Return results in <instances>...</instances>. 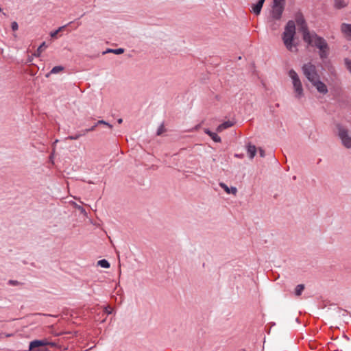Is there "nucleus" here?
<instances>
[{"instance_id": "1", "label": "nucleus", "mask_w": 351, "mask_h": 351, "mask_svg": "<svg viewBox=\"0 0 351 351\" xmlns=\"http://www.w3.org/2000/svg\"><path fill=\"white\" fill-rule=\"evenodd\" d=\"M302 70L304 75L319 93L326 95L328 93L326 85L320 81V77L315 65L311 62L306 63L302 66Z\"/></svg>"}, {"instance_id": "2", "label": "nucleus", "mask_w": 351, "mask_h": 351, "mask_svg": "<svg viewBox=\"0 0 351 351\" xmlns=\"http://www.w3.org/2000/svg\"><path fill=\"white\" fill-rule=\"evenodd\" d=\"M304 40L309 45L316 47L319 49L321 59L324 60L329 55L330 48L326 40L315 33H306Z\"/></svg>"}, {"instance_id": "3", "label": "nucleus", "mask_w": 351, "mask_h": 351, "mask_svg": "<svg viewBox=\"0 0 351 351\" xmlns=\"http://www.w3.org/2000/svg\"><path fill=\"white\" fill-rule=\"evenodd\" d=\"M295 35V25L292 20L289 21L285 26L282 34V39L286 48L292 52L297 51L296 45L294 43V36Z\"/></svg>"}, {"instance_id": "4", "label": "nucleus", "mask_w": 351, "mask_h": 351, "mask_svg": "<svg viewBox=\"0 0 351 351\" xmlns=\"http://www.w3.org/2000/svg\"><path fill=\"white\" fill-rule=\"evenodd\" d=\"M288 75L291 80L294 97L297 99H300L304 95V88L301 80L298 74L293 69L289 70Z\"/></svg>"}, {"instance_id": "5", "label": "nucleus", "mask_w": 351, "mask_h": 351, "mask_svg": "<svg viewBox=\"0 0 351 351\" xmlns=\"http://www.w3.org/2000/svg\"><path fill=\"white\" fill-rule=\"evenodd\" d=\"M338 135L340 138L343 145L349 149L351 147V136L349 134L348 130L341 126L338 128Z\"/></svg>"}, {"instance_id": "6", "label": "nucleus", "mask_w": 351, "mask_h": 351, "mask_svg": "<svg viewBox=\"0 0 351 351\" xmlns=\"http://www.w3.org/2000/svg\"><path fill=\"white\" fill-rule=\"evenodd\" d=\"M295 22L299 27L300 30L302 32L303 34V37L306 34V33H310L308 30L307 25L306 24L304 18L301 12H298L295 15Z\"/></svg>"}, {"instance_id": "7", "label": "nucleus", "mask_w": 351, "mask_h": 351, "mask_svg": "<svg viewBox=\"0 0 351 351\" xmlns=\"http://www.w3.org/2000/svg\"><path fill=\"white\" fill-rule=\"evenodd\" d=\"M47 343L48 341L47 339L32 341L29 343V350L43 351L44 350L41 347L47 346Z\"/></svg>"}, {"instance_id": "8", "label": "nucleus", "mask_w": 351, "mask_h": 351, "mask_svg": "<svg viewBox=\"0 0 351 351\" xmlns=\"http://www.w3.org/2000/svg\"><path fill=\"white\" fill-rule=\"evenodd\" d=\"M284 8V6L273 5L271 13V18L274 20H280L282 16Z\"/></svg>"}, {"instance_id": "9", "label": "nucleus", "mask_w": 351, "mask_h": 351, "mask_svg": "<svg viewBox=\"0 0 351 351\" xmlns=\"http://www.w3.org/2000/svg\"><path fill=\"white\" fill-rule=\"evenodd\" d=\"M341 30L345 37L351 40V25L343 23L341 27Z\"/></svg>"}, {"instance_id": "10", "label": "nucleus", "mask_w": 351, "mask_h": 351, "mask_svg": "<svg viewBox=\"0 0 351 351\" xmlns=\"http://www.w3.org/2000/svg\"><path fill=\"white\" fill-rule=\"evenodd\" d=\"M264 2L265 0H259L256 4H254L252 6V11L256 15H258L261 11Z\"/></svg>"}, {"instance_id": "11", "label": "nucleus", "mask_w": 351, "mask_h": 351, "mask_svg": "<svg viewBox=\"0 0 351 351\" xmlns=\"http://www.w3.org/2000/svg\"><path fill=\"white\" fill-rule=\"evenodd\" d=\"M234 124V123L233 121H225L224 123L220 124L217 128L216 130H217V132H221L223 130L233 126Z\"/></svg>"}, {"instance_id": "12", "label": "nucleus", "mask_w": 351, "mask_h": 351, "mask_svg": "<svg viewBox=\"0 0 351 351\" xmlns=\"http://www.w3.org/2000/svg\"><path fill=\"white\" fill-rule=\"evenodd\" d=\"M220 186L228 193V194H233L236 195L237 192V189L236 187H231L229 188L226 184L224 183H221Z\"/></svg>"}, {"instance_id": "13", "label": "nucleus", "mask_w": 351, "mask_h": 351, "mask_svg": "<svg viewBox=\"0 0 351 351\" xmlns=\"http://www.w3.org/2000/svg\"><path fill=\"white\" fill-rule=\"evenodd\" d=\"M334 5L337 9H341L347 6L345 0H334Z\"/></svg>"}, {"instance_id": "14", "label": "nucleus", "mask_w": 351, "mask_h": 351, "mask_svg": "<svg viewBox=\"0 0 351 351\" xmlns=\"http://www.w3.org/2000/svg\"><path fill=\"white\" fill-rule=\"evenodd\" d=\"M256 148L254 145H249L247 146V154L250 158H253L256 154Z\"/></svg>"}, {"instance_id": "15", "label": "nucleus", "mask_w": 351, "mask_h": 351, "mask_svg": "<svg viewBox=\"0 0 351 351\" xmlns=\"http://www.w3.org/2000/svg\"><path fill=\"white\" fill-rule=\"evenodd\" d=\"M47 48V45L45 42H43L39 47L37 49L36 51L34 53V56L36 57H39L42 52Z\"/></svg>"}, {"instance_id": "16", "label": "nucleus", "mask_w": 351, "mask_h": 351, "mask_svg": "<svg viewBox=\"0 0 351 351\" xmlns=\"http://www.w3.org/2000/svg\"><path fill=\"white\" fill-rule=\"evenodd\" d=\"M64 70V67L62 66H54L49 73L47 74V77H49L50 74H56Z\"/></svg>"}, {"instance_id": "17", "label": "nucleus", "mask_w": 351, "mask_h": 351, "mask_svg": "<svg viewBox=\"0 0 351 351\" xmlns=\"http://www.w3.org/2000/svg\"><path fill=\"white\" fill-rule=\"evenodd\" d=\"M66 27V25H63L60 27L56 31L51 32L50 33V36L53 38H56L57 37V35L59 32H62L64 28Z\"/></svg>"}, {"instance_id": "18", "label": "nucleus", "mask_w": 351, "mask_h": 351, "mask_svg": "<svg viewBox=\"0 0 351 351\" xmlns=\"http://www.w3.org/2000/svg\"><path fill=\"white\" fill-rule=\"evenodd\" d=\"M97 265L104 268H109L110 263L105 259L100 260L97 262Z\"/></svg>"}, {"instance_id": "19", "label": "nucleus", "mask_w": 351, "mask_h": 351, "mask_svg": "<svg viewBox=\"0 0 351 351\" xmlns=\"http://www.w3.org/2000/svg\"><path fill=\"white\" fill-rule=\"evenodd\" d=\"M304 289V285H298L295 290V293L297 296H300L302 294V292Z\"/></svg>"}, {"instance_id": "20", "label": "nucleus", "mask_w": 351, "mask_h": 351, "mask_svg": "<svg viewBox=\"0 0 351 351\" xmlns=\"http://www.w3.org/2000/svg\"><path fill=\"white\" fill-rule=\"evenodd\" d=\"M100 124H102V125H106L108 128H109L110 129H112V125L110 123H108V122L104 121V120H99L97 123H96V125H100Z\"/></svg>"}, {"instance_id": "21", "label": "nucleus", "mask_w": 351, "mask_h": 351, "mask_svg": "<svg viewBox=\"0 0 351 351\" xmlns=\"http://www.w3.org/2000/svg\"><path fill=\"white\" fill-rule=\"evenodd\" d=\"M285 0H274V4L275 5H281L285 7Z\"/></svg>"}, {"instance_id": "22", "label": "nucleus", "mask_w": 351, "mask_h": 351, "mask_svg": "<svg viewBox=\"0 0 351 351\" xmlns=\"http://www.w3.org/2000/svg\"><path fill=\"white\" fill-rule=\"evenodd\" d=\"M210 138L215 141V142H217V143H219L221 142V138L216 134V133H213V134H212V136H210Z\"/></svg>"}, {"instance_id": "23", "label": "nucleus", "mask_w": 351, "mask_h": 351, "mask_svg": "<svg viewBox=\"0 0 351 351\" xmlns=\"http://www.w3.org/2000/svg\"><path fill=\"white\" fill-rule=\"evenodd\" d=\"M345 64L346 66L347 69L351 73V60L348 58H346L345 59Z\"/></svg>"}, {"instance_id": "24", "label": "nucleus", "mask_w": 351, "mask_h": 351, "mask_svg": "<svg viewBox=\"0 0 351 351\" xmlns=\"http://www.w3.org/2000/svg\"><path fill=\"white\" fill-rule=\"evenodd\" d=\"M123 52H124V49L122 48L116 49H114L113 51H112V53H113L114 54H117V55L121 54Z\"/></svg>"}, {"instance_id": "25", "label": "nucleus", "mask_w": 351, "mask_h": 351, "mask_svg": "<svg viewBox=\"0 0 351 351\" xmlns=\"http://www.w3.org/2000/svg\"><path fill=\"white\" fill-rule=\"evenodd\" d=\"M81 136H82V134H75V136H69L68 137L69 139H71V140H77Z\"/></svg>"}, {"instance_id": "26", "label": "nucleus", "mask_w": 351, "mask_h": 351, "mask_svg": "<svg viewBox=\"0 0 351 351\" xmlns=\"http://www.w3.org/2000/svg\"><path fill=\"white\" fill-rule=\"evenodd\" d=\"M11 27L13 31H16L19 28L18 23L16 21L12 23Z\"/></svg>"}, {"instance_id": "27", "label": "nucleus", "mask_w": 351, "mask_h": 351, "mask_svg": "<svg viewBox=\"0 0 351 351\" xmlns=\"http://www.w3.org/2000/svg\"><path fill=\"white\" fill-rule=\"evenodd\" d=\"M105 312L107 314H111L112 312V308L110 306H108L107 307L105 308Z\"/></svg>"}, {"instance_id": "28", "label": "nucleus", "mask_w": 351, "mask_h": 351, "mask_svg": "<svg viewBox=\"0 0 351 351\" xmlns=\"http://www.w3.org/2000/svg\"><path fill=\"white\" fill-rule=\"evenodd\" d=\"M164 132V126L161 125L157 131V134L160 135Z\"/></svg>"}, {"instance_id": "29", "label": "nucleus", "mask_w": 351, "mask_h": 351, "mask_svg": "<svg viewBox=\"0 0 351 351\" xmlns=\"http://www.w3.org/2000/svg\"><path fill=\"white\" fill-rule=\"evenodd\" d=\"M204 132L208 134L210 137L213 134L214 132H212L208 129H204Z\"/></svg>"}, {"instance_id": "30", "label": "nucleus", "mask_w": 351, "mask_h": 351, "mask_svg": "<svg viewBox=\"0 0 351 351\" xmlns=\"http://www.w3.org/2000/svg\"><path fill=\"white\" fill-rule=\"evenodd\" d=\"M204 132L208 134L210 137L213 134L214 132H212L208 129H204Z\"/></svg>"}, {"instance_id": "31", "label": "nucleus", "mask_w": 351, "mask_h": 351, "mask_svg": "<svg viewBox=\"0 0 351 351\" xmlns=\"http://www.w3.org/2000/svg\"><path fill=\"white\" fill-rule=\"evenodd\" d=\"M9 284H10L12 285H19L20 283H19V282L16 281V280H10Z\"/></svg>"}, {"instance_id": "32", "label": "nucleus", "mask_w": 351, "mask_h": 351, "mask_svg": "<svg viewBox=\"0 0 351 351\" xmlns=\"http://www.w3.org/2000/svg\"><path fill=\"white\" fill-rule=\"evenodd\" d=\"M258 151H259L260 156L261 157H264L265 156V152H264V150L263 149H261V148H259Z\"/></svg>"}, {"instance_id": "33", "label": "nucleus", "mask_w": 351, "mask_h": 351, "mask_svg": "<svg viewBox=\"0 0 351 351\" xmlns=\"http://www.w3.org/2000/svg\"><path fill=\"white\" fill-rule=\"evenodd\" d=\"M47 346H49L51 347H55V346H56V344L55 343H53V342H49L48 341V343L47 344Z\"/></svg>"}, {"instance_id": "34", "label": "nucleus", "mask_w": 351, "mask_h": 351, "mask_svg": "<svg viewBox=\"0 0 351 351\" xmlns=\"http://www.w3.org/2000/svg\"><path fill=\"white\" fill-rule=\"evenodd\" d=\"M98 125H96V123L92 126L90 128H88V130H91V131H94L95 130V128Z\"/></svg>"}, {"instance_id": "35", "label": "nucleus", "mask_w": 351, "mask_h": 351, "mask_svg": "<svg viewBox=\"0 0 351 351\" xmlns=\"http://www.w3.org/2000/svg\"><path fill=\"white\" fill-rule=\"evenodd\" d=\"M89 132H92L91 130H88V129H86L85 130L83 131V134H82V135H85L86 133Z\"/></svg>"}, {"instance_id": "36", "label": "nucleus", "mask_w": 351, "mask_h": 351, "mask_svg": "<svg viewBox=\"0 0 351 351\" xmlns=\"http://www.w3.org/2000/svg\"><path fill=\"white\" fill-rule=\"evenodd\" d=\"M117 122L121 124L122 122H123V119H119Z\"/></svg>"}, {"instance_id": "37", "label": "nucleus", "mask_w": 351, "mask_h": 351, "mask_svg": "<svg viewBox=\"0 0 351 351\" xmlns=\"http://www.w3.org/2000/svg\"><path fill=\"white\" fill-rule=\"evenodd\" d=\"M114 49H108L105 53H112Z\"/></svg>"}, {"instance_id": "38", "label": "nucleus", "mask_w": 351, "mask_h": 351, "mask_svg": "<svg viewBox=\"0 0 351 351\" xmlns=\"http://www.w3.org/2000/svg\"><path fill=\"white\" fill-rule=\"evenodd\" d=\"M1 11V8H0V12Z\"/></svg>"}]
</instances>
